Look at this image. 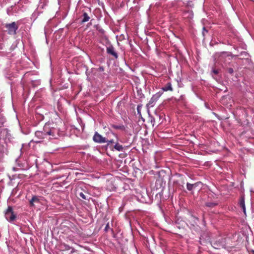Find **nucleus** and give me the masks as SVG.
<instances>
[{"label": "nucleus", "instance_id": "21", "mask_svg": "<svg viewBox=\"0 0 254 254\" xmlns=\"http://www.w3.org/2000/svg\"><path fill=\"white\" fill-rule=\"evenodd\" d=\"M205 32L207 33V30H206L205 28L204 27H203V31H202V34L203 36L205 35Z\"/></svg>", "mask_w": 254, "mask_h": 254}, {"label": "nucleus", "instance_id": "16", "mask_svg": "<svg viewBox=\"0 0 254 254\" xmlns=\"http://www.w3.org/2000/svg\"><path fill=\"white\" fill-rule=\"evenodd\" d=\"M79 196L83 199H87V196L84 194L83 192H80L79 193Z\"/></svg>", "mask_w": 254, "mask_h": 254}, {"label": "nucleus", "instance_id": "6", "mask_svg": "<svg viewBox=\"0 0 254 254\" xmlns=\"http://www.w3.org/2000/svg\"><path fill=\"white\" fill-rule=\"evenodd\" d=\"M162 93H160V92L157 93L155 95H154L152 97L150 100L148 105H151L152 106V104L156 102L161 96Z\"/></svg>", "mask_w": 254, "mask_h": 254}, {"label": "nucleus", "instance_id": "8", "mask_svg": "<svg viewBox=\"0 0 254 254\" xmlns=\"http://www.w3.org/2000/svg\"><path fill=\"white\" fill-rule=\"evenodd\" d=\"M162 89L164 91H173V89L172 87V84L170 82H168L162 88Z\"/></svg>", "mask_w": 254, "mask_h": 254}, {"label": "nucleus", "instance_id": "2", "mask_svg": "<svg viewBox=\"0 0 254 254\" xmlns=\"http://www.w3.org/2000/svg\"><path fill=\"white\" fill-rule=\"evenodd\" d=\"M4 28L5 29L4 31L6 32L8 34L14 35L16 34V31L18 29V26L15 22L11 23H7L4 25Z\"/></svg>", "mask_w": 254, "mask_h": 254}, {"label": "nucleus", "instance_id": "12", "mask_svg": "<svg viewBox=\"0 0 254 254\" xmlns=\"http://www.w3.org/2000/svg\"><path fill=\"white\" fill-rule=\"evenodd\" d=\"M217 203L208 202L205 203V206L208 207L213 208L217 205Z\"/></svg>", "mask_w": 254, "mask_h": 254}, {"label": "nucleus", "instance_id": "10", "mask_svg": "<svg viewBox=\"0 0 254 254\" xmlns=\"http://www.w3.org/2000/svg\"><path fill=\"white\" fill-rule=\"evenodd\" d=\"M240 206L242 208L243 212L245 214H246V207H245V199L244 197H242L240 200Z\"/></svg>", "mask_w": 254, "mask_h": 254}, {"label": "nucleus", "instance_id": "17", "mask_svg": "<svg viewBox=\"0 0 254 254\" xmlns=\"http://www.w3.org/2000/svg\"><path fill=\"white\" fill-rule=\"evenodd\" d=\"M107 141L105 143H107L108 145H109L111 144L115 143L114 139H111V140L107 139Z\"/></svg>", "mask_w": 254, "mask_h": 254}, {"label": "nucleus", "instance_id": "3", "mask_svg": "<svg viewBox=\"0 0 254 254\" xmlns=\"http://www.w3.org/2000/svg\"><path fill=\"white\" fill-rule=\"evenodd\" d=\"M5 217L7 221L9 222L13 221L16 218V215L14 214L13 209L11 206H8L5 213Z\"/></svg>", "mask_w": 254, "mask_h": 254}, {"label": "nucleus", "instance_id": "13", "mask_svg": "<svg viewBox=\"0 0 254 254\" xmlns=\"http://www.w3.org/2000/svg\"><path fill=\"white\" fill-rule=\"evenodd\" d=\"M114 148L119 151H122L123 150V147L122 145L119 144V143H116L114 146Z\"/></svg>", "mask_w": 254, "mask_h": 254}, {"label": "nucleus", "instance_id": "11", "mask_svg": "<svg viewBox=\"0 0 254 254\" xmlns=\"http://www.w3.org/2000/svg\"><path fill=\"white\" fill-rule=\"evenodd\" d=\"M82 16L83 19L81 20V23L86 22L90 19V17L88 16V14L86 12H84Z\"/></svg>", "mask_w": 254, "mask_h": 254}, {"label": "nucleus", "instance_id": "24", "mask_svg": "<svg viewBox=\"0 0 254 254\" xmlns=\"http://www.w3.org/2000/svg\"><path fill=\"white\" fill-rule=\"evenodd\" d=\"M1 125H2V124L0 123V127H1Z\"/></svg>", "mask_w": 254, "mask_h": 254}, {"label": "nucleus", "instance_id": "7", "mask_svg": "<svg viewBox=\"0 0 254 254\" xmlns=\"http://www.w3.org/2000/svg\"><path fill=\"white\" fill-rule=\"evenodd\" d=\"M39 199L37 196H33L29 201V205L31 207L35 206V203H39Z\"/></svg>", "mask_w": 254, "mask_h": 254}, {"label": "nucleus", "instance_id": "5", "mask_svg": "<svg viewBox=\"0 0 254 254\" xmlns=\"http://www.w3.org/2000/svg\"><path fill=\"white\" fill-rule=\"evenodd\" d=\"M107 54L112 55L115 59H118V55L117 53L116 52L115 48L112 45H110L107 47Z\"/></svg>", "mask_w": 254, "mask_h": 254}, {"label": "nucleus", "instance_id": "1", "mask_svg": "<svg viewBox=\"0 0 254 254\" xmlns=\"http://www.w3.org/2000/svg\"><path fill=\"white\" fill-rule=\"evenodd\" d=\"M35 135L39 138L44 139L48 135L55 136V132L53 129L50 128L49 125L46 124L43 128V131H36Z\"/></svg>", "mask_w": 254, "mask_h": 254}, {"label": "nucleus", "instance_id": "15", "mask_svg": "<svg viewBox=\"0 0 254 254\" xmlns=\"http://www.w3.org/2000/svg\"><path fill=\"white\" fill-rule=\"evenodd\" d=\"M195 186V184H191L188 183L187 184V188L189 190H191Z\"/></svg>", "mask_w": 254, "mask_h": 254}, {"label": "nucleus", "instance_id": "20", "mask_svg": "<svg viewBox=\"0 0 254 254\" xmlns=\"http://www.w3.org/2000/svg\"><path fill=\"white\" fill-rule=\"evenodd\" d=\"M137 110L138 114L139 115V116H141V113H140V107L139 106H138L137 107Z\"/></svg>", "mask_w": 254, "mask_h": 254}, {"label": "nucleus", "instance_id": "18", "mask_svg": "<svg viewBox=\"0 0 254 254\" xmlns=\"http://www.w3.org/2000/svg\"><path fill=\"white\" fill-rule=\"evenodd\" d=\"M110 229V226H109V223H108L106 225V227L105 228V231H108V230Z\"/></svg>", "mask_w": 254, "mask_h": 254}, {"label": "nucleus", "instance_id": "14", "mask_svg": "<svg viewBox=\"0 0 254 254\" xmlns=\"http://www.w3.org/2000/svg\"><path fill=\"white\" fill-rule=\"evenodd\" d=\"M112 127L114 128L118 129L123 130V129H125V127L123 125H112Z\"/></svg>", "mask_w": 254, "mask_h": 254}, {"label": "nucleus", "instance_id": "9", "mask_svg": "<svg viewBox=\"0 0 254 254\" xmlns=\"http://www.w3.org/2000/svg\"><path fill=\"white\" fill-rule=\"evenodd\" d=\"M212 246L216 249H220L223 248L224 245L219 242H215L212 244Z\"/></svg>", "mask_w": 254, "mask_h": 254}, {"label": "nucleus", "instance_id": "22", "mask_svg": "<svg viewBox=\"0 0 254 254\" xmlns=\"http://www.w3.org/2000/svg\"><path fill=\"white\" fill-rule=\"evenodd\" d=\"M213 72L214 74H218V73L219 71H218V70H217V69H213Z\"/></svg>", "mask_w": 254, "mask_h": 254}, {"label": "nucleus", "instance_id": "19", "mask_svg": "<svg viewBox=\"0 0 254 254\" xmlns=\"http://www.w3.org/2000/svg\"><path fill=\"white\" fill-rule=\"evenodd\" d=\"M228 71L230 74H232L234 72V70L232 68H229L228 69Z\"/></svg>", "mask_w": 254, "mask_h": 254}, {"label": "nucleus", "instance_id": "23", "mask_svg": "<svg viewBox=\"0 0 254 254\" xmlns=\"http://www.w3.org/2000/svg\"><path fill=\"white\" fill-rule=\"evenodd\" d=\"M101 32H103V30L102 29H101L99 30Z\"/></svg>", "mask_w": 254, "mask_h": 254}, {"label": "nucleus", "instance_id": "4", "mask_svg": "<svg viewBox=\"0 0 254 254\" xmlns=\"http://www.w3.org/2000/svg\"><path fill=\"white\" fill-rule=\"evenodd\" d=\"M93 140L98 143H104L107 141L105 137H103L97 131L95 132L93 136Z\"/></svg>", "mask_w": 254, "mask_h": 254}]
</instances>
